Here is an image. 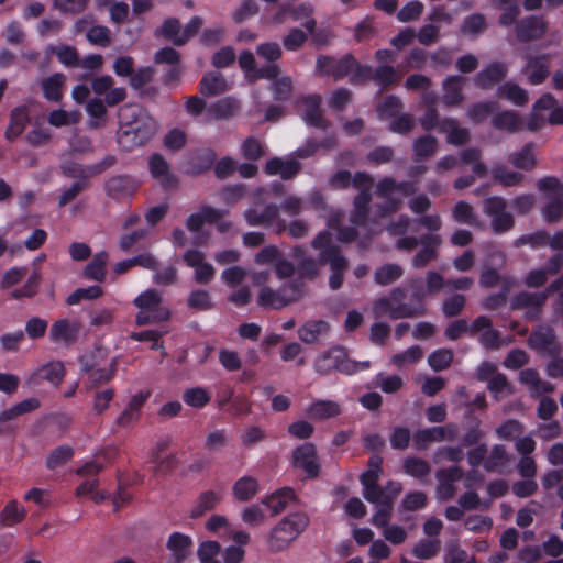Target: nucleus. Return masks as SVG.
Masks as SVG:
<instances>
[{"label": "nucleus", "instance_id": "obj_64", "mask_svg": "<svg viewBox=\"0 0 563 563\" xmlns=\"http://www.w3.org/2000/svg\"><path fill=\"white\" fill-rule=\"evenodd\" d=\"M401 109L402 102L394 95L385 97L376 107V111L380 118H394L399 114Z\"/></svg>", "mask_w": 563, "mask_h": 563}, {"label": "nucleus", "instance_id": "obj_55", "mask_svg": "<svg viewBox=\"0 0 563 563\" xmlns=\"http://www.w3.org/2000/svg\"><path fill=\"white\" fill-rule=\"evenodd\" d=\"M509 161L515 167L519 169H532L536 165L534 156L532 153V144H525L519 152L514 153L509 156Z\"/></svg>", "mask_w": 563, "mask_h": 563}, {"label": "nucleus", "instance_id": "obj_25", "mask_svg": "<svg viewBox=\"0 0 563 563\" xmlns=\"http://www.w3.org/2000/svg\"><path fill=\"white\" fill-rule=\"evenodd\" d=\"M109 262V254L102 250L92 256L91 261L84 267L81 277L87 280L103 283L107 277V265Z\"/></svg>", "mask_w": 563, "mask_h": 563}, {"label": "nucleus", "instance_id": "obj_27", "mask_svg": "<svg viewBox=\"0 0 563 563\" xmlns=\"http://www.w3.org/2000/svg\"><path fill=\"white\" fill-rule=\"evenodd\" d=\"M30 123V111L26 106H19L12 109L10 122L5 130V139L9 142L15 141Z\"/></svg>", "mask_w": 563, "mask_h": 563}, {"label": "nucleus", "instance_id": "obj_26", "mask_svg": "<svg viewBox=\"0 0 563 563\" xmlns=\"http://www.w3.org/2000/svg\"><path fill=\"white\" fill-rule=\"evenodd\" d=\"M65 376V367L60 361H52L35 369L30 380L38 384L42 380H47L54 386H58Z\"/></svg>", "mask_w": 563, "mask_h": 563}, {"label": "nucleus", "instance_id": "obj_61", "mask_svg": "<svg viewBox=\"0 0 563 563\" xmlns=\"http://www.w3.org/2000/svg\"><path fill=\"white\" fill-rule=\"evenodd\" d=\"M41 284V275L38 272L34 271L25 282V284L18 289H14L11 292L12 298L21 299V298H32L34 297Z\"/></svg>", "mask_w": 563, "mask_h": 563}, {"label": "nucleus", "instance_id": "obj_50", "mask_svg": "<svg viewBox=\"0 0 563 563\" xmlns=\"http://www.w3.org/2000/svg\"><path fill=\"white\" fill-rule=\"evenodd\" d=\"M441 550L439 539H420L411 550V554L419 560H430Z\"/></svg>", "mask_w": 563, "mask_h": 563}, {"label": "nucleus", "instance_id": "obj_53", "mask_svg": "<svg viewBox=\"0 0 563 563\" xmlns=\"http://www.w3.org/2000/svg\"><path fill=\"white\" fill-rule=\"evenodd\" d=\"M210 294L205 289H194L187 297V307L196 311H209L213 308Z\"/></svg>", "mask_w": 563, "mask_h": 563}, {"label": "nucleus", "instance_id": "obj_21", "mask_svg": "<svg viewBox=\"0 0 563 563\" xmlns=\"http://www.w3.org/2000/svg\"><path fill=\"white\" fill-rule=\"evenodd\" d=\"M192 547L191 537L183 532L170 533L166 542V549L170 552L173 563L184 562L191 553Z\"/></svg>", "mask_w": 563, "mask_h": 563}, {"label": "nucleus", "instance_id": "obj_36", "mask_svg": "<svg viewBox=\"0 0 563 563\" xmlns=\"http://www.w3.org/2000/svg\"><path fill=\"white\" fill-rule=\"evenodd\" d=\"M227 90V81L220 73H208L199 82V92L205 97H214Z\"/></svg>", "mask_w": 563, "mask_h": 563}, {"label": "nucleus", "instance_id": "obj_52", "mask_svg": "<svg viewBox=\"0 0 563 563\" xmlns=\"http://www.w3.org/2000/svg\"><path fill=\"white\" fill-rule=\"evenodd\" d=\"M404 274V269L398 264H385L378 267L374 274V280L377 285L386 286L397 279Z\"/></svg>", "mask_w": 563, "mask_h": 563}, {"label": "nucleus", "instance_id": "obj_34", "mask_svg": "<svg viewBox=\"0 0 563 563\" xmlns=\"http://www.w3.org/2000/svg\"><path fill=\"white\" fill-rule=\"evenodd\" d=\"M66 76L62 73H55L41 82L43 97L51 102H58L63 98V87Z\"/></svg>", "mask_w": 563, "mask_h": 563}, {"label": "nucleus", "instance_id": "obj_22", "mask_svg": "<svg viewBox=\"0 0 563 563\" xmlns=\"http://www.w3.org/2000/svg\"><path fill=\"white\" fill-rule=\"evenodd\" d=\"M79 324L68 319L56 320L49 330V339L54 343L73 344L77 341Z\"/></svg>", "mask_w": 563, "mask_h": 563}, {"label": "nucleus", "instance_id": "obj_9", "mask_svg": "<svg viewBox=\"0 0 563 563\" xmlns=\"http://www.w3.org/2000/svg\"><path fill=\"white\" fill-rule=\"evenodd\" d=\"M547 294L542 291H519L510 300V310H526L525 319L536 321L541 318L542 307L547 303Z\"/></svg>", "mask_w": 563, "mask_h": 563}, {"label": "nucleus", "instance_id": "obj_18", "mask_svg": "<svg viewBox=\"0 0 563 563\" xmlns=\"http://www.w3.org/2000/svg\"><path fill=\"white\" fill-rule=\"evenodd\" d=\"M148 169L154 179L159 181L164 189H173L178 186L177 177L170 173L169 164L159 153H154L148 158Z\"/></svg>", "mask_w": 563, "mask_h": 563}, {"label": "nucleus", "instance_id": "obj_19", "mask_svg": "<svg viewBox=\"0 0 563 563\" xmlns=\"http://www.w3.org/2000/svg\"><path fill=\"white\" fill-rule=\"evenodd\" d=\"M507 74L508 68L505 63L493 62L476 74L474 84L477 88L487 90L503 81L507 77Z\"/></svg>", "mask_w": 563, "mask_h": 563}, {"label": "nucleus", "instance_id": "obj_60", "mask_svg": "<svg viewBox=\"0 0 563 563\" xmlns=\"http://www.w3.org/2000/svg\"><path fill=\"white\" fill-rule=\"evenodd\" d=\"M180 21L177 18H168L164 20L162 25L155 31V35L161 36L175 45L177 37H180Z\"/></svg>", "mask_w": 563, "mask_h": 563}, {"label": "nucleus", "instance_id": "obj_58", "mask_svg": "<svg viewBox=\"0 0 563 563\" xmlns=\"http://www.w3.org/2000/svg\"><path fill=\"white\" fill-rule=\"evenodd\" d=\"M271 91L275 101H287L292 93V80L290 76H283L272 82Z\"/></svg>", "mask_w": 563, "mask_h": 563}, {"label": "nucleus", "instance_id": "obj_39", "mask_svg": "<svg viewBox=\"0 0 563 563\" xmlns=\"http://www.w3.org/2000/svg\"><path fill=\"white\" fill-rule=\"evenodd\" d=\"M497 97L506 99L518 107L525 106L529 101L528 92L518 84L506 81L497 89Z\"/></svg>", "mask_w": 563, "mask_h": 563}, {"label": "nucleus", "instance_id": "obj_33", "mask_svg": "<svg viewBox=\"0 0 563 563\" xmlns=\"http://www.w3.org/2000/svg\"><path fill=\"white\" fill-rule=\"evenodd\" d=\"M440 133L446 134V142L454 146H462L470 141V131L459 125L454 118H443Z\"/></svg>", "mask_w": 563, "mask_h": 563}, {"label": "nucleus", "instance_id": "obj_44", "mask_svg": "<svg viewBox=\"0 0 563 563\" xmlns=\"http://www.w3.org/2000/svg\"><path fill=\"white\" fill-rule=\"evenodd\" d=\"M220 499V493L214 490L202 492L190 511V517L197 519L203 516L207 511L214 509Z\"/></svg>", "mask_w": 563, "mask_h": 563}, {"label": "nucleus", "instance_id": "obj_45", "mask_svg": "<svg viewBox=\"0 0 563 563\" xmlns=\"http://www.w3.org/2000/svg\"><path fill=\"white\" fill-rule=\"evenodd\" d=\"M498 110L499 104L497 101L476 102L467 109V117L473 123L479 124Z\"/></svg>", "mask_w": 563, "mask_h": 563}, {"label": "nucleus", "instance_id": "obj_7", "mask_svg": "<svg viewBox=\"0 0 563 563\" xmlns=\"http://www.w3.org/2000/svg\"><path fill=\"white\" fill-rule=\"evenodd\" d=\"M313 368L316 373L322 376L332 373H341L347 376L356 374V365L341 345H334L319 354L313 362Z\"/></svg>", "mask_w": 563, "mask_h": 563}, {"label": "nucleus", "instance_id": "obj_29", "mask_svg": "<svg viewBox=\"0 0 563 563\" xmlns=\"http://www.w3.org/2000/svg\"><path fill=\"white\" fill-rule=\"evenodd\" d=\"M216 153L211 148H199L192 152L187 161V174L200 175L207 172L216 161Z\"/></svg>", "mask_w": 563, "mask_h": 563}, {"label": "nucleus", "instance_id": "obj_4", "mask_svg": "<svg viewBox=\"0 0 563 563\" xmlns=\"http://www.w3.org/2000/svg\"><path fill=\"white\" fill-rule=\"evenodd\" d=\"M310 518L305 511L290 512L282 518L267 536V548L272 552H283L309 527Z\"/></svg>", "mask_w": 563, "mask_h": 563}, {"label": "nucleus", "instance_id": "obj_16", "mask_svg": "<svg viewBox=\"0 0 563 563\" xmlns=\"http://www.w3.org/2000/svg\"><path fill=\"white\" fill-rule=\"evenodd\" d=\"M206 254L197 249H189L183 255L187 266L195 268V282L197 284H209L214 278V267L205 262Z\"/></svg>", "mask_w": 563, "mask_h": 563}, {"label": "nucleus", "instance_id": "obj_31", "mask_svg": "<svg viewBox=\"0 0 563 563\" xmlns=\"http://www.w3.org/2000/svg\"><path fill=\"white\" fill-rule=\"evenodd\" d=\"M296 499L297 495L294 488L286 486L266 496L262 500V504L272 510V515H278L286 509L289 503L295 501Z\"/></svg>", "mask_w": 563, "mask_h": 563}, {"label": "nucleus", "instance_id": "obj_57", "mask_svg": "<svg viewBox=\"0 0 563 563\" xmlns=\"http://www.w3.org/2000/svg\"><path fill=\"white\" fill-rule=\"evenodd\" d=\"M74 456V450L69 445H59L54 449L46 459V467L55 470L63 466Z\"/></svg>", "mask_w": 563, "mask_h": 563}, {"label": "nucleus", "instance_id": "obj_32", "mask_svg": "<svg viewBox=\"0 0 563 563\" xmlns=\"http://www.w3.org/2000/svg\"><path fill=\"white\" fill-rule=\"evenodd\" d=\"M549 54L531 56L527 60L526 69L529 70L528 80L531 85L542 84L549 76Z\"/></svg>", "mask_w": 563, "mask_h": 563}, {"label": "nucleus", "instance_id": "obj_63", "mask_svg": "<svg viewBox=\"0 0 563 563\" xmlns=\"http://www.w3.org/2000/svg\"><path fill=\"white\" fill-rule=\"evenodd\" d=\"M549 233L544 230H538L533 233L522 234L514 241L515 247L530 245L532 249L541 247L548 244Z\"/></svg>", "mask_w": 563, "mask_h": 563}, {"label": "nucleus", "instance_id": "obj_41", "mask_svg": "<svg viewBox=\"0 0 563 563\" xmlns=\"http://www.w3.org/2000/svg\"><path fill=\"white\" fill-rule=\"evenodd\" d=\"M382 473L365 471L360 475V482L363 486V497L368 503L377 501V497L382 494V486H379L378 481Z\"/></svg>", "mask_w": 563, "mask_h": 563}, {"label": "nucleus", "instance_id": "obj_38", "mask_svg": "<svg viewBox=\"0 0 563 563\" xmlns=\"http://www.w3.org/2000/svg\"><path fill=\"white\" fill-rule=\"evenodd\" d=\"M548 201L542 207L543 220L549 224L558 223L563 218V191L559 195H547Z\"/></svg>", "mask_w": 563, "mask_h": 563}, {"label": "nucleus", "instance_id": "obj_46", "mask_svg": "<svg viewBox=\"0 0 563 563\" xmlns=\"http://www.w3.org/2000/svg\"><path fill=\"white\" fill-rule=\"evenodd\" d=\"M86 111L91 118L89 128L99 129L106 124L107 104L99 98L90 99L86 104Z\"/></svg>", "mask_w": 563, "mask_h": 563}, {"label": "nucleus", "instance_id": "obj_6", "mask_svg": "<svg viewBox=\"0 0 563 563\" xmlns=\"http://www.w3.org/2000/svg\"><path fill=\"white\" fill-rule=\"evenodd\" d=\"M133 303L139 308V312L135 316V322L137 325L165 322L172 317L169 308L162 305V295L154 288H150L141 292L133 300Z\"/></svg>", "mask_w": 563, "mask_h": 563}, {"label": "nucleus", "instance_id": "obj_15", "mask_svg": "<svg viewBox=\"0 0 563 563\" xmlns=\"http://www.w3.org/2000/svg\"><path fill=\"white\" fill-rule=\"evenodd\" d=\"M139 181L131 175H114L104 181L106 195L114 201L131 198L139 189Z\"/></svg>", "mask_w": 563, "mask_h": 563}, {"label": "nucleus", "instance_id": "obj_24", "mask_svg": "<svg viewBox=\"0 0 563 563\" xmlns=\"http://www.w3.org/2000/svg\"><path fill=\"white\" fill-rule=\"evenodd\" d=\"M465 78L460 75L448 76L442 82V102L446 107H459L464 100Z\"/></svg>", "mask_w": 563, "mask_h": 563}, {"label": "nucleus", "instance_id": "obj_35", "mask_svg": "<svg viewBox=\"0 0 563 563\" xmlns=\"http://www.w3.org/2000/svg\"><path fill=\"white\" fill-rule=\"evenodd\" d=\"M330 325L324 320H310L298 329L299 339L306 344H314L319 336L327 334Z\"/></svg>", "mask_w": 563, "mask_h": 563}, {"label": "nucleus", "instance_id": "obj_54", "mask_svg": "<svg viewBox=\"0 0 563 563\" xmlns=\"http://www.w3.org/2000/svg\"><path fill=\"white\" fill-rule=\"evenodd\" d=\"M453 358L452 350L438 349L429 354L428 364L434 372H442L451 366Z\"/></svg>", "mask_w": 563, "mask_h": 563}, {"label": "nucleus", "instance_id": "obj_28", "mask_svg": "<svg viewBox=\"0 0 563 563\" xmlns=\"http://www.w3.org/2000/svg\"><path fill=\"white\" fill-rule=\"evenodd\" d=\"M301 169V164L296 159L284 161L279 157H273L265 164L267 175H280L284 180L292 179Z\"/></svg>", "mask_w": 563, "mask_h": 563}, {"label": "nucleus", "instance_id": "obj_42", "mask_svg": "<svg viewBox=\"0 0 563 563\" xmlns=\"http://www.w3.org/2000/svg\"><path fill=\"white\" fill-rule=\"evenodd\" d=\"M438 150V140L431 134H426L416 139L412 143L415 161L420 162L432 157Z\"/></svg>", "mask_w": 563, "mask_h": 563}, {"label": "nucleus", "instance_id": "obj_10", "mask_svg": "<svg viewBox=\"0 0 563 563\" xmlns=\"http://www.w3.org/2000/svg\"><path fill=\"white\" fill-rule=\"evenodd\" d=\"M291 464L295 468L301 470L307 479H314L320 475L321 466L317 449L311 442H305L294 449Z\"/></svg>", "mask_w": 563, "mask_h": 563}, {"label": "nucleus", "instance_id": "obj_3", "mask_svg": "<svg viewBox=\"0 0 563 563\" xmlns=\"http://www.w3.org/2000/svg\"><path fill=\"white\" fill-rule=\"evenodd\" d=\"M157 128V122L143 110L133 111L131 121L120 123L118 144L122 151L131 152L150 142Z\"/></svg>", "mask_w": 563, "mask_h": 563}, {"label": "nucleus", "instance_id": "obj_40", "mask_svg": "<svg viewBox=\"0 0 563 563\" xmlns=\"http://www.w3.org/2000/svg\"><path fill=\"white\" fill-rule=\"evenodd\" d=\"M258 488V481L255 477L242 476L234 483L232 493L239 501H249L257 494Z\"/></svg>", "mask_w": 563, "mask_h": 563}, {"label": "nucleus", "instance_id": "obj_5", "mask_svg": "<svg viewBox=\"0 0 563 563\" xmlns=\"http://www.w3.org/2000/svg\"><path fill=\"white\" fill-rule=\"evenodd\" d=\"M306 291L301 279L284 283L278 289L263 287L257 296V305L264 309L282 310L288 305L300 300Z\"/></svg>", "mask_w": 563, "mask_h": 563}, {"label": "nucleus", "instance_id": "obj_11", "mask_svg": "<svg viewBox=\"0 0 563 563\" xmlns=\"http://www.w3.org/2000/svg\"><path fill=\"white\" fill-rule=\"evenodd\" d=\"M355 64L356 58L350 53L340 59L329 55H319L316 60V71L320 76H330L334 80H340L352 71Z\"/></svg>", "mask_w": 563, "mask_h": 563}, {"label": "nucleus", "instance_id": "obj_14", "mask_svg": "<svg viewBox=\"0 0 563 563\" xmlns=\"http://www.w3.org/2000/svg\"><path fill=\"white\" fill-rule=\"evenodd\" d=\"M246 223L251 227L262 225L269 228L276 224L278 232L286 230L285 220L279 218V208L275 203H268L262 211L249 208L243 213Z\"/></svg>", "mask_w": 563, "mask_h": 563}, {"label": "nucleus", "instance_id": "obj_51", "mask_svg": "<svg viewBox=\"0 0 563 563\" xmlns=\"http://www.w3.org/2000/svg\"><path fill=\"white\" fill-rule=\"evenodd\" d=\"M183 400L189 407L201 409L210 402L211 395L206 388L197 386L187 388L183 393Z\"/></svg>", "mask_w": 563, "mask_h": 563}, {"label": "nucleus", "instance_id": "obj_17", "mask_svg": "<svg viewBox=\"0 0 563 563\" xmlns=\"http://www.w3.org/2000/svg\"><path fill=\"white\" fill-rule=\"evenodd\" d=\"M442 244V239L438 234H422L421 235V249L411 260L412 267L420 269L426 267L432 261H435L439 256V247Z\"/></svg>", "mask_w": 563, "mask_h": 563}, {"label": "nucleus", "instance_id": "obj_8", "mask_svg": "<svg viewBox=\"0 0 563 563\" xmlns=\"http://www.w3.org/2000/svg\"><path fill=\"white\" fill-rule=\"evenodd\" d=\"M483 212L490 218V228L495 234H504L515 227V218L507 211V201L500 196L485 198Z\"/></svg>", "mask_w": 563, "mask_h": 563}, {"label": "nucleus", "instance_id": "obj_62", "mask_svg": "<svg viewBox=\"0 0 563 563\" xmlns=\"http://www.w3.org/2000/svg\"><path fill=\"white\" fill-rule=\"evenodd\" d=\"M452 217L455 222L473 225L476 223V216L473 207L466 201H457L452 209Z\"/></svg>", "mask_w": 563, "mask_h": 563}, {"label": "nucleus", "instance_id": "obj_37", "mask_svg": "<svg viewBox=\"0 0 563 563\" xmlns=\"http://www.w3.org/2000/svg\"><path fill=\"white\" fill-rule=\"evenodd\" d=\"M307 413L312 419L325 420L339 416L341 407L335 401L320 399L309 406Z\"/></svg>", "mask_w": 563, "mask_h": 563}, {"label": "nucleus", "instance_id": "obj_1", "mask_svg": "<svg viewBox=\"0 0 563 563\" xmlns=\"http://www.w3.org/2000/svg\"><path fill=\"white\" fill-rule=\"evenodd\" d=\"M409 287L411 289L409 301H405L407 290L404 287H396L388 296H383L374 301V313L378 317L388 316L391 320L424 316L427 313L424 300L428 291L421 279L410 280Z\"/></svg>", "mask_w": 563, "mask_h": 563}, {"label": "nucleus", "instance_id": "obj_20", "mask_svg": "<svg viewBox=\"0 0 563 563\" xmlns=\"http://www.w3.org/2000/svg\"><path fill=\"white\" fill-rule=\"evenodd\" d=\"M300 102L306 107L303 112L306 123L317 129L327 130L329 122L324 119L320 109L321 97L317 93L303 96Z\"/></svg>", "mask_w": 563, "mask_h": 563}, {"label": "nucleus", "instance_id": "obj_47", "mask_svg": "<svg viewBox=\"0 0 563 563\" xmlns=\"http://www.w3.org/2000/svg\"><path fill=\"white\" fill-rule=\"evenodd\" d=\"M404 472L417 479L427 477L431 473L430 464L417 456H408L402 461Z\"/></svg>", "mask_w": 563, "mask_h": 563}, {"label": "nucleus", "instance_id": "obj_2", "mask_svg": "<svg viewBox=\"0 0 563 563\" xmlns=\"http://www.w3.org/2000/svg\"><path fill=\"white\" fill-rule=\"evenodd\" d=\"M311 246L320 251L318 256L319 264L330 266V288L333 290L340 289L344 282V273L349 268V262L342 254L341 247L333 244L331 232L328 230L319 232L311 241Z\"/></svg>", "mask_w": 563, "mask_h": 563}, {"label": "nucleus", "instance_id": "obj_49", "mask_svg": "<svg viewBox=\"0 0 563 563\" xmlns=\"http://www.w3.org/2000/svg\"><path fill=\"white\" fill-rule=\"evenodd\" d=\"M26 511L19 507L16 500H10L0 514V523L4 527H13L24 520Z\"/></svg>", "mask_w": 563, "mask_h": 563}, {"label": "nucleus", "instance_id": "obj_59", "mask_svg": "<svg viewBox=\"0 0 563 563\" xmlns=\"http://www.w3.org/2000/svg\"><path fill=\"white\" fill-rule=\"evenodd\" d=\"M508 460L505 445L495 444L492 448L489 455L484 461V468L487 472H495L499 466L505 465Z\"/></svg>", "mask_w": 563, "mask_h": 563}, {"label": "nucleus", "instance_id": "obj_48", "mask_svg": "<svg viewBox=\"0 0 563 563\" xmlns=\"http://www.w3.org/2000/svg\"><path fill=\"white\" fill-rule=\"evenodd\" d=\"M238 107L235 99L225 97L211 103L208 107V113L217 120L228 119L234 114Z\"/></svg>", "mask_w": 563, "mask_h": 563}, {"label": "nucleus", "instance_id": "obj_12", "mask_svg": "<svg viewBox=\"0 0 563 563\" xmlns=\"http://www.w3.org/2000/svg\"><path fill=\"white\" fill-rule=\"evenodd\" d=\"M527 343L540 355L556 356L561 352L555 331L551 325H538L530 333Z\"/></svg>", "mask_w": 563, "mask_h": 563}, {"label": "nucleus", "instance_id": "obj_43", "mask_svg": "<svg viewBox=\"0 0 563 563\" xmlns=\"http://www.w3.org/2000/svg\"><path fill=\"white\" fill-rule=\"evenodd\" d=\"M372 80L380 91L387 90L399 80L398 73L393 65H378L373 69Z\"/></svg>", "mask_w": 563, "mask_h": 563}, {"label": "nucleus", "instance_id": "obj_30", "mask_svg": "<svg viewBox=\"0 0 563 563\" xmlns=\"http://www.w3.org/2000/svg\"><path fill=\"white\" fill-rule=\"evenodd\" d=\"M492 125L498 131L516 133L523 129V120L514 110L497 111L492 118Z\"/></svg>", "mask_w": 563, "mask_h": 563}, {"label": "nucleus", "instance_id": "obj_23", "mask_svg": "<svg viewBox=\"0 0 563 563\" xmlns=\"http://www.w3.org/2000/svg\"><path fill=\"white\" fill-rule=\"evenodd\" d=\"M372 201L371 188H363L353 199V210L350 213V222L356 227H365L369 217V203Z\"/></svg>", "mask_w": 563, "mask_h": 563}, {"label": "nucleus", "instance_id": "obj_56", "mask_svg": "<svg viewBox=\"0 0 563 563\" xmlns=\"http://www.w3.org/2000/svg\"><path fill=\"white\" fill-rule=\"evenodd\" d=\"M103 295V289L99 285H92L87 288H77L74 292H71L66 302L69 306H75L80 303L81 300H93L98 299Z\"/></svg>", "mask_w": 563, "mask_h": 563}, {"label": "nucleus", "instance_id": "obj_13", "mask_svg": "<svg viewBox=\"0 0 563 563\" xmlns=\"http://www.w3.org/2000/svg\"><path fill=\"white\" fill-rule=\"evenodd\" d=\"M548 31V22L542 15L531 14L520 19L515 26L516 38L520 43L541 40Z\"/></svg>", "mask_w": 563, "mask_h": 563}]
</instances>
